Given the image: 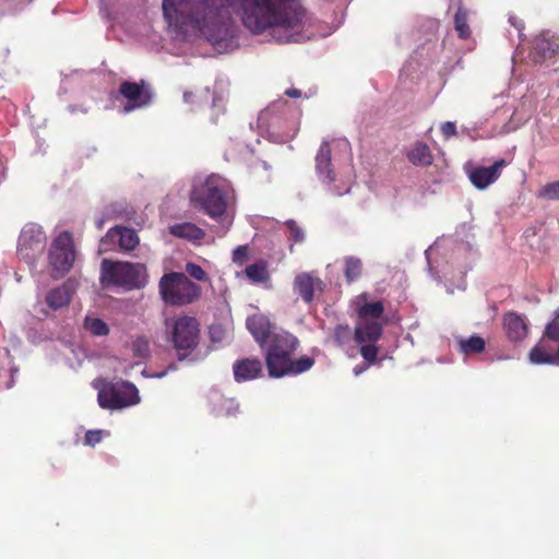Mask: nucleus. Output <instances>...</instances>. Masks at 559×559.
<instances>
[{
    "label": "nucleus",
    "mask_w": 559,
    "mask_h": 559,
    "mask_svg": "<svg viewBox=\"0 0 559 559\" xmlns=\"http://www.w3.org/2000/svg\"><path fill=\"white\" fill-rule=\"evenodd\" d=\"M559 45L549 32L540 33L534 40L532 59L535 63L544 64L551 61L558 53Z\"/></svg>",
    "instance_id": "dca6fc26"
},
{
    "label": "nucleus",
    "mask_w": 559,
    "mask_h": 559,
    "mask_svg": "<svg viewBox=\"0 0 559 559\" xmlns=\"http://www.w3.org/2000/svg\"><path fill=\"white\" fill-rule=\"evenodd\" d=\"M360 354L366 361L374 362L378 355V347L374 343H362L360 344Z\"/></svg>",
    "instance_id": "72a5a7b5"
},
{
    "label": "nucleus",
    "mask_w": 559,
    "mask_h": 559,
    "mask_svg": "<svg viewBox=\"0 0 559 559\" xmlns=\"http://www.w3.org/2000/svg\"><path fill=\"white\" fill-rule=\"evenodd\" d=\"M211 401L214 403V411L217 415L234 416L239 411V405L235 400L226 399L218 392L212 394Z\"/></svg>",
    "instance_id": "a878e982"
},
{
    "label": "nucleus",
    "mask_w": 559,
    "mask_h": 559,
    "mask_svg": "<svg viewBox=\"0 0 559 559\" xmlns=\"http://www.w3.org/2000/svg\"><path fill=\"white\" fill-rule=\"evenodd\" d=\"M457 251L459 252L465 251V247L464 246H460Z\"/></svg>",
    "instance_id": "864d4df0"
},
{
    "label": "nucleus",
    "mask_w": 559,
    "mask_h": 559,
    "mask_svg": "<svg viewBox=\"0 0 559 559\" xmlns=\"http://www.w3.org/2000/svg\"><path fill=\"white\" fill-rule=\"evenodd\" d=\"M441 131L445 138H450L456 134V126L454 122L447 121L442 124Z\"/></svg>",
    "instance_id": "79ce46f5"
},
{
    "label": "nucleus",
    "mask_w": 559,
    "mask_h": 559,
    "mask_svg": "<svg viewBox=\"0 0 559 559\" xmlns=\"http://www.w3.org/2000/svg\"><path fill=\"white\" fill-rule=\"evenodd\" d=\"M84 329L94 336H106L109 333L108 324L99 318L86 316Z\"/></svg>",
    "instance_id": "c85d7f7f"
},
{
    "label": "nucleus",
    "mask_w": 559,
    "mask_h": 559,
    "mask_svg": "<svg viewBox=\"0 0 559 559\" xmlns=\"http://www.w3.org/2000/svg\"><path fill=\"white\" fill-rule=\"evenodd\" d=\"M234 194L231 183L219 175L212 174L191 192V201L211 218L218 223L217 235L224 236L233 224V217L227 211Z\"/></svg>",
    "instance_id": "7ed1b4c3"
},
{
    "label": "nucleus",
    "mask_w": 559,
    "mask_h": 559,
    "mask_svg": "<svg viewBox=\"0 0 559 559\" xmlns=\"http://www.w3.org/2000/svg\"><path fill=\"white\" fill-rule=\"evenodd\" d=\"M262 364L259 359L246 358L235 362L234 376L237 382H245L260 377Z\"/></svg>",
    "instance_id": "aec40b11"
},
{
    "label": "nucleus",
    "mask_w": 559,
    "mask_h": 559,
    "mask_svg": "<svg viewBox=\"0 0 559 559\" xmlns=\"http://www.w3.org/2000/svg\"><path fill=\"white\" fill-rule=\"evenodd\" d=\"M76 252L70 233L63 231L56 237L49 251V264L56 276H62L73 266Z\"/></svg>",
    "instance_id": "9d476101"
},
{
    "label": "nucleus",
    "mask_w": 559,
    "mask_h": 559,
    "mask_svg": "<svg viewBox=\"0 0 559 559\" xmlns=\"http://www.w3.org/2000/svg\"><path fill=\"white\" fill-rule=\"evenodd\" d=\"M457 347L460 353L464 355L479 354L485 349V340L477 335L467 338L459 337Z\"/></svg>",
    "instance_id": "cd10ccee"
},
{
    "label": "nucleus",
    "mask_w": 559,
    "mask_h": 559,
    "mask_svg": "<svg viewBox=\"0 0 559 559\" xmlns=\"http://www.w3.org/2000/svg\"><path fill=\"white\" fill-rule=\"evenodd\" d=\"M439 248V245L436 243L435 246L430 247L429 249L426 250L425 254H426V258L428 260V263L430 264V258L432 255V253Z\"/></svg>",
    "instance_id": "a18cd8bd"
},
{
    "label": "nucleus",
    "mask_w": 559,
    "mask_h": 559,
    "mask_svg": "<svg viewBox=\"0 0 559 559\" xmlns=\"http://www.w3.org/2000/svg\"><path fill=\"white\" fill-rule=\"evenodd\" d=\"M247 328L261 347H265L271 342V334L273 332L283 331L272 325L267 317L261 313L248 317Z\"/></svg>",
    "instance_id": "f3484780"
},
{
    "label": "nucleus",
    "mask_w": 559,
    "mask_h": 559,
    "mask_svg": "<svg viewBox=\"0 0 559 559\" xmlns=\"http://www.w3.org/2000/svg\"><path fill=\"white\" fill-rule=\"evenodd\" d=\"M298 346V340L286 331L273 332L271 342L265 347V362L270 377L282 378L296 376L309 370L314 360L304 356L297 360L292 359Z\"/></svg>",
    "instance_id": "20e7f679"
},
{
    "label": "nucleus",
    "mask_w": 559,
    "mask_h": 559,
    "mask_svg": "<svg viewBox=\"0 0 559 559\" xmlns=\"http://www.w3.org/2000/svg\"><path fill=\"white\" fill-rule=\"evenodd\" d=\"M128 352L136 359L133 364H127L126 361L121 362V371L124 374H130V371L134 366H139L142 364L144 359H146L150 355V344L148 341L144 337H136L131 342Z\"/></svg>",
    "instance_id": "412c9836"
},
{
    "label": "nucleus",
    "mask_w": 559,
    "mask_h": 559,
    "mask_svg": "<svg viewBox=\"0 0 559 559\" xmlns=\"http://www.w3.org/2000/svg\"><path fill=\"white\" fill-rule=\"evenodd\" d=\"M102 225H103V222H102V221H98V222H97V226H98V228H100V227H102Z\"/></svg>",
    "instance_id": "5fc2aeb1"
},
{
    "label": "nucleus",
    "mask_w": 559,
    "mask_h": 559,
    "mask_svg": "<svg viewBox=\"0 0 559 559\" xmlns=\"http://www.w3.org/2000/svg\"><path fill=\"white\" fill-rule=\"evenodd\" d=\"M407 156L414 165L418 166H427L432 162V156L428 145L421 142L416 143L408 152Z\"/></svg>",
    "instance_id": "bb28decb"
},
{
    "label": "nucleus",
    "mask_w": 559,
    "mask_h": 559,
    "mask_svg": "<svg viewBox=\"0 0 559 559\" xmlns=\"http://www.w3.org/2000/svg\"><path fill=\"white\" fill-rule=\"evenodd\" d=\"M45 234L40 226L27 224L20 234L17 251L19 254L27 260H34L45 248Z\"/></svg>",
    "instance_id": "9b49d317"
},
{
    "label": "nucleus",
    "mask_w": 559,
    "mask_h": 559,
    "mask_svg": "<svg viewBox=\"0 0 559 559\" xmlns=\"http://www.w3.org/2000/svg\"><path fill=\"white\" fill-rule=\"evenodd\" d=\"M507 165L508 162L503 158H500L496 160L491 166H478L473 168L468 173V178L474 187H476L479 190H484L500 177L502 169Z\"/></svg>",
    "instance_id": "2eb2a0df"
},
{
    "label": "nucleus",
    "mask_w": 559,
    "mask_h": 559,
    "mask_svg": "<svg viewBox=\"0 0 559 559\" xmlns=\"http://www.w3.org/2000/svg\"><path fill=\"white\" fill-rule=\"evenodd\" d=\"M106 435L104 430H90L85 435V444L94 447L100 442L103 436Z\"/></svg>",
    "instance_id": "c9c22d12"
},
{
    "label": "nucleus",
    "mask_w": 559,
    "mask_h": 559,
    "mask_svg": "<svg viewBox=\"0 0 559 559\" xmlns=\"http://www.w3.org/2000/svg\"><path fill=\"white\" fill-rule=\"evenodd\" d=\"M252 34L276 43H298L306 34V14L294 0H227Z\"/></svg>",
    "instance_id": "f03ea898"
},
{
    "label": "nucleus",
    "mask_w": 559,
    "mask_h": 559,
    "mask_svg": "<svg viewBox=\"0 0 559 559\" xmlns=\"http://www.w3.org/2000/svg\"><path fill=\"white\" fill-rule=\"evenodd\" d=\"M245 274L252 284H261L265 285V287H270V272L265 261L249 264L245 269Z\"/></svg>",
    "instance_id": "393cba45"
},
{
    "label": "nucleus",
    "mask_w": 559,
    "mask_h": 559,
    "mask_svg": "<svg viewBox=\"0 0 559 559\" xmlns=\"http://www.w3.org/2000/svg\"><path fill=\"white\" fill-rule=\"evenodd\" d=\"M167 32L177 40L205 38L218 52L234 48V32L222 0H163Z\"/></svg>",
    "instance_id": "f257e3e1"
},
{
    "label": "nucleus",
    "mask_w": 559,
    "mask_h": 559,
    "mask_svg": "<svg viewBox=\"0 0 559 559\" xmlns=\"http://www.w3.org/2000/svg\"><path fill=\"white\" fill-rule=\"evenodd\" d=\"M165 374H166V371H163V372L153 373L150 377H152V378H163Z\"/></svg>",
    "instance_id": "09e8293b"
},
{
    "label": "nucleus",
    "mask_w": 559,
    "mask_h": 559,
    "mask_svg": "<svg viewBox=\"0 0 559 559\" xmlns=\"http://www.w3.org/2000/svg\"><path fill=\"white\" fill-rule=\"evenodd\" d=\"M503 324L506 333L511 341L518 342L526 337L528 328L523 317L510 312L504 316Z\"/></svg>",
    "instance_id": "5701e85b"
},
{
    "label": "nucleus",
    "mask_w": 559,
    "mask_h": 559,
    "mask_svg": "<svg viewBox=\"0 0 559 559\" xmlns=\"http://www.w3.org/2000/svg\"><path fill=\"white\" fill-rule=\"evenodd\" d=\"M285 95L292 98H298L301 96V91L297 88H288L285 91Z\"/></svg>",
    "instance_id": "c03bdc74"
},
{
    "label": "nucleus",
    "mask_w": 559,
    "mask_h": 559,
    "mask_svg": "<svg viewBox=\"0 0 559 559\" xmlns=\"http://www.w3.org/2000/svg\"><path fill=\"white\" fill-rule=\"evenodd\" d=\"M165 329L175 348L192 349L200 336V325L194 317L179 316L165 321Z\"/></svg>",
    "instance_id": "0eeeda50"
},
{
    "label": "nucleus",
    "mask_w": 559,
    "mask_h": 559,
    "mask_svg": "<svg viewBox=\"0 0 559 559\" xmlns=\"http://www.w3.org/2000/svg\"><path fill=\"white\" fill-rule=\"evenodd\" d=\"M186 271L187 273L193 277L194 280L197 281H207V276H206V273L204 272V270L198 265V264H194V263H187L186 265Z\"/></svg>",
    "instance_id": "f704fd0d"
},
{
    "label": "nucleus",
    "mask_w": 559,
    "mask_h": 559,
    "mask_svg": "<svg viewBox=\"0 0 559 559\" xmlns=\"http://www.w3.org/2000/svg\"><path fill=\"white\" fill-rule=\"evenodd\" d=\"M382 334V324L379 321H358L355 329V338L358 344L376 343Z\"/></svg>",
    "instance_id": "4be33fe9"
},
{
    "label": "nucleus",
    "mask_w": 559,
    "mask_h": 559,
    "mask_svg": "<svg viewBox=\"0 0 559 559\" xmlns=\"http://www.w3.org/2000/svg\"><path fill=\"white\" fill-rule=\"evenodd\" d=\"M224 331L219 325H213L210 328V336L213 342H223L225 340Z\"/></svg>",
    "instance_id": "58836bf2"
},
{
    "label": "nucleus",
    "mask_w": 559,
    "mask_h": 559,
    "mask_svg": "<svg viewBox=\"0 0 559 559\" xmlns=\"http://www.w3.org/2000/svg\"><path fill=\"white\" fill-rule=\"evenodd\" d=\"M191 97H192V93H190V92H186L183 94V99L186 103H189Z\"/></svg>",
    "instance_id": "de8ad7c7"
},
{
    "label": "nucleus",
    "mask_w": 559,
    "mask_h": 559,
    "mask_svg": "<svg viewBox=\"0 0 559 559\" xmlns=\"http://www.w3.org/2000/svg\"><path fill=\"white\" fill-rule=\"evenodd\" d=\"M247 247L239 246L233 251V261L238 264H242L247 258Z\"/></svg>",
    "instance_id": "4c0bfd02"
},
{
    "label": "nucleus",
    "mask_w": 559,
    "mask_h": 559,
    "mask_svg": "<svg viewBox=\"0 0 559 559\" xmlns=\"http://www.w3.org/2000/svg\"><path fill=\"white\" fill-rule=\"evenodd\" d=\"M362 272V263L359 259L352 258V281L359 277Z\"/></svg>",
    "instance_id": "a19ab883"
},
{
    "label": "nucleus",
    "mask_w": 559,
    "mask_h": 559,
    "mask_svg": "<svg viewBox=\"0 0 559 559\" xmlns=\"http://www.w3.org/2000/svg\"><path fill=\"white\" fill-rule=\"evenodd\" d=\"M555 320L558 322L559 320V308L555 312Z\"/></svg>",
    "instance_id": "603ef678"
},
{
    "label": "nucleus",
    "mask_w": 559,
    "mask_h": 559,
    "mask_svg": "<svg viewBox=\"0 0 559 559\" xmlns=\"http://www.w3.org/2000/svg\"><path fill=\"white\" fill-rule=\"evenodd\" d=\"M74 289V283L68 281L62 285L50 289L45 296V301L47 306L55 311L63 309L70 304Z\"/></svg>",
    "instance_id": "a211bd4d"
},
{
    "label": "nucleus",
    "mask_w": 559,
    "mask_h": 559,
    "mask_svg": "<svg viewBox=\"0 0 559 559\" xmlns=\"http://www.w3.org/2000/svg\"><path fill=\"white\" fill-rule=\"evenodd\" d=\"M528 359L534 365H554V354H549L540 345L531 349Z\"/></svg>",
    "instance_id": "c756f323"
},
{
    "label": "nucleus",
    "mask_w": 559,
    "mask_h": 559,
    "mask_svg": "<svg viewBox=\"0 0 559 559\" xmlns=\"http://www.w3.org/2000/svg\"><path fill=\"white\" fill-rule=\"evenodd\" d=\"M119 93L124 99L122 112L128 114L132 110L145 107L151 102V94L136 83L123 82Z\"/></svg>",
    "instance_id": "ddd939ff"
},
{
    "label": "nucleus",
    "mask_w": 559,
    "mask_h": 559,
    "mask_svg": "<svg viewBox=\"0 0 559 559\" xmlns=\"http://www.w3.org/2000/svg\"><path fill=\"white\" fill-rule=\"evenodd\" d=\"M139 243V237L133 229L126 227H115L107 231L100 240V251L106 252L116 247L123 250H132Z\"/></svg>",
    "instance_id": "f8f14e48"
},
{
    "label": "nucleus",
    "mask_w": 559,
    "mask_h": 559,
    "mask_svg": "<svg viewBox=\"0 0 559 559\" xmlns=\"http://www.w3.org/2000/svg\"><path fill=\"white\" fill-rule=\"evenodd\" d=\"M545 336L552 341H559V322L554 320L548 323L545 330Z\"/></svg>",
    "instance_id": "e433bc0d"
},
{
    "label": "nucleus",
    "mask_w": 559,
    "mask_h": 559,
    "mask_svg": "<svg viewBox=\"0 0 559 559\" xmlns=\"http://www.w3.org/2000/svg\"><path fill=\"white\" fill-rule=\"evenodd\" d=\"M537 197L545 200H559V180L545 185L537 193Z\"/></svg>",
    "instance_id": "2f4dec72"
},
{
    "label": "nucleus",
    "mask_w": 559,
    "mask_h": 559,
    "mask_svg": "<svg viewBox=\"0 0 559 559\" xmlns=\"http://www.w3.org/2000/svg\"><path fill=\"white\" fill-rule=\"evenodd\" d=\"M293 289L305 302L310 304L316 294L322 292L323 282L313 272H302L295 276Z\"/></svg>",
    "instance_id": "4468645a"
},
{
    "label": "nucleus",
    "mask_w": 559,
    "mask_h": 559,
    "mask_svg": "<svg viewBox=\"0 0 559 559\" xmlns=\"http://www.w3.org/2000/svg\"><path fill=\"white\" fill-rule=\"evenodd\" d=\"M509 22H510V23H511L515 28H518L519 31H521V29L524 27V24H523L522 20H520V19H518V17H515V16H513V15H511V16L509 17Z\"/></svg>",
    "instance_id": "37998d69"
},
{
    "label": "nucleus",
    "mask_w": 559,
    "mask_h": 559,
    "mask_svg": "<svg viewBox=\"0 0 559 559\" xmlns=\"http://www.w3.org/2000/svg\"><path fill=\"white\" fill-rule=\"evenodd\" d=\"M169 233L178 238L198 241L204 238V230L192 223H180L169 227Z\"/></svg>",
    "instance_id": "b1692460"
},
{
    "label": "nucleus",
    "mask_w": 559,
    "mask_h": 559,
    "mask_svg": "<svg viewBox=\"0 0 559 559\" xmlns=\"http://www.w3.org/2000/svg\"><path fill=\"white\" fill-rule=\"evenodd\" d=\"M285 225L289 231V239L297 243H300L305 240V230L295 221L289 219L285 223Z\"/></svg>",
    "instance_id": "473e14b6"
},
{
    "label": "nucleus",
    "mask_w": 559,
    "mask_h": 559,
    "mask_svg": "<svg viewBox=\"0 0 559 559\" xmlns=\"http://www.w3.org/2000/svg\"><path fill=\"white\" fill-rule=\"evenodd\" d=\"M266 116V112H261V115L259 116V122H262L264 120V117Z\"/></svg>",
    "instance_id": "3c124183"
},
{
    "label": "nucleus",
    "mask_w": 559,
    "mask_h": 559,
    "mask_svg": "<svg viewBox=\"0 0 559 559\" xmlns=\"http://www.w3.org/2000/svg\"><path fill=\"white\" fill-rule=\"evenodd\" d=\"M344 274L349 278V259L344 260Z\"/></svg>",
    "instance_id": "49530a36"
},
{
    "label": "nucleus",
    "mask_w": 559,
    "mask_h": 559,
    "mask_svg": "<svg viewBox=\"0 0 559 559\" xmlns=\"http://www.w3.org/2000/svg\"><path fill=\"white\" fill-rule=\"evenodd\" d=\"M139 403V390L128 381L108 383L98 391V404L102 408L121 409Z\"/></svg>",
    "instance_id": "6e6552de"
},
{
    "label": "nucleus",
    "mask_w": 559,
    "mask_h": 559,
    "mask_svg": "<svg viewBox=\"0 0 559 559\" xmlns=\"http://www.w3.org/2000/svg\"><path fill=\"white\" fill-rule=\"evenodd\" d=\"M455 29L461 38L469 36V27L467 24V12L463 8H459L454 16Z\"/></svg>",
    "instance_id": "7c9ffc66"
},
{
    "label": "nucleus",
    "mask_w": 559,
    "mask_h": 559,
    "mask_svg": "<svg viewBox=\"0 0 559 559\" xmlns=\"http://www.w3.org/2000/svg\"><path fill=\"white\" fill-rule=\"evenodd\" d=\"M158 294L167 306H188L201 297V287L181 272L164 274L158 282Z\"/></svg>",
    "instance_id": "423d86ee"
},
{
    "label": "nucleus",
    "mask_w": 559,
    "mask_h": 559,
    "mask_svg": "<svg viewBox=\"0 0 559 559\" xmlns=\"http://www.w3.org/2000/svg\"><path fill=\"white\" fill-rule=\"evenodd\" d=\"M365 370V368H358V367H355L354 369V372L356 376L360 374L362 371Z\"/></svg>",
    "instance_id": "8fccbe9b"
},
{
    "label": "nucleus",
    "mask_w": 559,
    "mask_h": 559,
    "mask_svg": "<svg viewBox=\"0 0 559 559\" xmlns=\"http://www.w3.org/2000/svg\"><path fill=\"white\" fill-rule=\"evenodd\" d=\"M340 145V141L335 139L324 140L316 156V168L318 176L329 185L330 191L337 197L344 195L349 192V187L337 185V175L332 168L331 153L332 150Z\"/></svg>",
    "instance_id": "1a4fd4ad"
},
{
    "label": "nucleus",
    "mask_w": 559,
    "mask_h": 559,
    "mask_svg": "<svg viewBox=\"0 0 559 559\" xmlns=\"http://www.w3.org/2000/svg\"><path fill=\"white\" fill-rule=\"evenodd\" d=\"M347 338H348V331H347V328L345 326H338L335 331V341L341 344V345H344L346 344L347 342Z\"/></svg>",
    "instance_id": "ea45409f"
},
{
    "label": "nucleus",
    "mask_w": 559,
    "mask_h": 559,
    "mask_svg": "<svg viewBox=\"0 0 559 559\" xmlns=\"http://www.w3.org/2000/svg\"><path fill=\"white\" fill-rule=\"evenodd\" d=\"M354 304L359 321H378L384 312L383 304L381 301H368L367 294L357 296Z\"/></svg>",
    "instance_id": "6ab92c4d"
},
{
    "label": "nucleus",
    "mask_w": 559,
    "mask_h": 559,
    "mask_svg": "<svg viewBox=\"0 0 559 559\" xmlns=\"http://www.w3.org/2000/svg\"><path fill=\"white\" fill-rule=\"evenodd\" d=\"M100 283L104 288L117 292L140 289L147 283L146 267L142 263L112 262L105 259L100 265Z\"/></svg>",
    "instance_id": "39448f33"
}]
</instances>
